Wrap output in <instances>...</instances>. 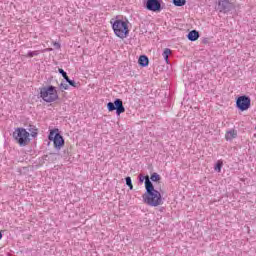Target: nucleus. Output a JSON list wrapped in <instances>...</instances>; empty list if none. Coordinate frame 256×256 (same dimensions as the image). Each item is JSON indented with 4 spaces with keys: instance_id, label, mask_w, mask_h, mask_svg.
Segmentation results:
<instances>
[{
    "instance_id": "4be33fe9",
    "label": "nucleus",
    "mask_w": 256,
    "mask_h": 256,
    "mask_svg": "<svg viewBox=\"0 0 256 256\" xmlns=\"http://www.w3.org/2000/svg\"><path fill=\"white\" fill-rule=\"evenodd\" d=\"M147 179H149V176H143V175L139 176L140 183H143V181H145V183H147Z\"/></svg>"
},
{
    "instance_id": "aec40b11",
    "label": "nucleus",
    "mask_w": 256,
    "mask_h": 256,
    "mask_svg": "<svg viewBox=\"0 0 256 256\" xmlns=\"http://www.w3.org/2000/svg\"><path fill=\"white\" fill-rule=\"evenodd\" d=\"M58 72L60 73V75H62V77L65 79V81H66V79L69 78V76H67V72H65V70L59 68Z\"/></svg>"
},
{
    "instance_id": "423d86ee",
    "label": "nucleus",
    "mask_w": 256,
    "mask_h": 256,
    "mask_svg": "<svg viewBox=\"0 0 256 256\" xmlns=\"http://www.w3.org/2000/svg\"><path fill=\"white\" fill-rule=\"evenodd\" d=\"M216 9L219 11V13L227 14L235 9V3H233L231 0H218Z\"/></svg>"
},
{
    "instance_id": "dca6fc26",
    "label": "nucleus",
    "mask_w": 256,
    "mask_h": 256,
    "mask_svg": "<svg viewBox=\"0 0 256 256\" xmlns=\"http://www.w3.org/2000/svg\"><path fill=\"white\" fill-rule=\"evenodd\" d=\"M187 3V0H173V4L176 7H183Z\"/></svg>"
},
{
    "instance_id": "412c9836",
    "label": "nucleus",
    "mask_w": 256,
    "mask_h": 256,
    "mask_svg": "<svg viewBox=\"0 0 256 256\" xmlns=\"http://www.w3.org/2000/svg\"><path fill=\"white\" fill-rule=\"evenodd\" d=\"M59 87L62 91H67L69 89V85L66 83H61Z\"/></svg>"
},
{
    "instance_id": "f03ea898",
    "label": "nucleus",
    "mask_w": 256,
    "mask_h": 256,
    "mask_svg": "<svg viewBox=\"0 0 256 256\" xmlns=\"http://www.w3.org/2000/svg\"><path fill=\"white\" fill-rule=\"evenodd\" d=\"M110 24L112 25V29L116 37H119L120 39H125L127 35H129V24L127 21L112 18L110 20Z\"/></svg>"
},
{
    "instance_id": "1a4fd4ad",
    "label": "nucleus",
    "mask_w": 256,
    "mask_h": 256,
    "mask_svg": "<svg viewBox=\"0 0 256 256\" xmlns=\"http://www.w3.org/2000/svg\"><path fill=\"white\" fill-rule=\"evenodd\" d=\"M146 9L148 11H161V0H147Z\"/></svg>"
},
{
    "instance_id": "9d476101",
    "label": "nucleus",
    "mask_w": 256,
    "mask_h": 256,
    "mask_svg": "<svg viewBox=\"0 0 256 256\" xmlns=\"http://www.w3.org/2000/svg\"><path fill=\"white\" fill-rule=\"evenodd\" d=\"M226 141H233V139H237V130L230 129L225 134Z\"/></svg>"
},
{
    "instance_id": "7ed1b4c3",
    "label": "nucleus",
    "mask_w": 256,
    "mask_h": 256,
    "mask_svg": "<svg viewBox=\"0 0 256 256\" xmlns=\"http://www.w3.org/2000/svg\"><path fill=\"white\" fill-rule=\"evenodd\" d=\"M40 97L45 103H55L59 99L57 88L55 86H45L40 89Z\"/></svg>"
},
{
    "instance_id": "b1692460",
    "label": "nucleus",
    "mask_w": 256,
    "mask_h": 256,
    "mask_svg": "<svg viewBox=\"0 0 256 256\" xmlns=\"http://www.w3.org/2000/svg\"><path fill=\"white\" fill-rule=\"evenodd\" d=\"M32 137H37V133L34 132V133L32 134Z\"/></svg>"
},
{
    "instance_id": "0eeeda50",
    "label": "nucleus",
    "mask_w": 256,
    "mask_h": 256,
    "mask_svg": "<svg viewBox=\"0 0 256 256\" xmlns=\"http://www.w3.org/2000/svg\"><path fill=\"white\" fill-rule=\"evenodd\" d=\"M108 111H116V115H121L125 113V106H123V100L117 98L114 102H109L107 104Z\"/></svg>"
},
{
    "instance_id": "9b49d317",
    "label": "nucleus",
    "mask_w": 256,
    "mask_h": 256,
    "mask_svg": "<svg viewBox=\"0 0 256 256\" xmlns=\"http://www.w3.org/2000/svg\"><path fill=\"white\" fill-rule=\"evenodd\" d=\"M46 51H53V49H44V50H35V51H28L27 57H37V55H41V53H45Z\"/></svg>"
},
{
    "instance_id": "6ab92c4d",
    "label": "nucleus",
    "mask_w": 256,
    "mask_h": 256,
    "mask_svg": "<svg viewBox=\"0 0 256 256\" xmlns=\"http://www.w3.org/2000/svg\"><path fill=\"white\" fill-rule=\"evenodd\" d=\"M151 181H161V176L157 173H153L150 177Z\"/></svg>"
},
{
    "instance_id": "4468645a",
    "label": "nucleus",
    "mask_w": 256,
    "mask_h": 256,
    "mask_svg": "<svg viewBox=\"0 0 256 256\" xmlns=\"http://www.w3.org/2000/svg\"><path fill=\"white\" fill-rule=\"evenodd\" d=\"M171 53V49L166 48L163 53H162V57L164 58L166 63H169V54Z\"/></svg>"
},
{
    "instance_id": "20e7f679",
    "label": "nucleus",
    "mask_w": 256,
    "mask_h": 256,
    "mask_svg": "<svg viewBox=\"0 0 256 256\" xmlns=\"http://www.w3.org/2000/svg\"><path fill=\"white\" fill-rule=\"evenodd\" d=\"M13 137L20 147H25L29 143V132L24 128H17L13 132Z\"/></svg>"
},
{
    "instance_id": "ddd939ff",
    "label": "nucleus",
    "mask_w": 256,
    "mask_h": 256,
    "mask_svg": "<svg viewBox=\"0 0 256 256\" xmlns=\"http://www.w3.org/2000/svg\"><path fill=\"white\" fill-rule=\"evenodd\" d=\"M189 41H197L199 39V32L197 30H192L188 33Z\"/></svg>"
},
{
    "instance_id": "f8f14e48",
    "label": "nucleus",
    "mask_w": 256,
    "mask_h": 256,
    "mask_svg": "<svg viewBox=\"0 0 256 256\" xmlns=\"http://www.w3.org/2000/svg\"><path fill=\"white\" fill-rule=\"evenodd\" d=\"M138 63L141 67H147L149 65V58L145 55L139 57Z\"/></svg>"
},
{
    "instance_id": "2eb2a0df",
    "label": "nucleus",
    "mask_w": 256,
    "mask_h": 256,
    "mask_svg": "<svg viewBox=\"0 0 256 256\" xmlns=\"http://www.w3.org/2000/svg\"><path fill=\"white\" fill-rule=\"evenodd\" d=\"M221 169H223V161L218 160L216 165L214 166V171L217 173H221Z\"/></svg>"
},
{
    "instance_id": "5701e85b",
    "label": "nucleus",
    "mask_w": 256,
    "mask_h": 256,
    "mask_svg": "<svg viewBox=\"0 0 256 256\" xmlns=\"http://www.w3.org/2000/svg\"><path fill=\"white\" fill-rule=\"evenodd\" d=\"M54 47H56V49H61V44L55 42V43H54Z\"/></svg>"
},
{
    "instance_id": "a211bd4d",
    "label": "nucleus",
    "mask_w": 256,
    "mask_h": 256,
    "mask_svg": "<svg viewBox=\"0 0 256 256\" xmlns=\"http://www.w3.org/2000/svg\"><path fill=\"white\" fill-rule=\"evenodd\" d=\"M126 185L129 187L130 191H133V182L129 176L126 177Z\"/></svg>"
},
{
    "instance_id": "39448f33",
    "label": "nucleus",
    "mask_w": 256,
    "mask_h": 256,
    "mask_svg": "<svg viewBox=\"0 0 256 256\" xmlns=\"http://www.w3.org/2000/svg\"><path fill=\"white\" fill-rule=\"evenodd\" d=\"M48 139L54 142L55 149L59 150L65 145V139L59 134V129L51 130Z\"/></svg>"
},
{
    "instance_id": "f3484780",
    "label": "nucleus",
    "mask_w": 256,
    "mask_h": 256,
    "mask_svg": "<svg viewBox=\"0 0 256 256\" xmlns=\"http://www.w3.org/2000/svg\"><path fill=\"white\" fill-rule=\"evenodd\" d=\"M66 83H68L69 85H71V87H79V83L75 82V80H71L69 78H66Z\"/></svg>"
},
{
    "instance_id": "393cba45",
    "label": "nucleus",
    "mask_w": 256,
    "mask_h": 256,
    "mask_svg": "<svg viewBox=\"0 0 256 256\" xmlns=\"http://www.w3.org/2000/svg\"><path fill=\"white\" fill-rule=\"evenodd\" d=\"M0 239H3V234H1V232H0Z\"/></svg>"
},
{
    "instance_id": "f257e3e1",
    "label": "nucleus",
    "mask_w": 256,
    "mask_h": 256,
    "mask_svg": "<svg viewBox=\"0 0 256 256\" xmlns=\"http://www.w3.org/2000/svg\"><path fill=\"white\" fill-rule=\"evenodd\" d=\"M144 202L150 207H159L163 205V198L161 197V192L155 190V186L149 178H146V192L143 195Z\"/></svg>"
},
{
    "instance_id": "6e6552de",
    "label": "nucleus",
    "mask_w": 256,
    "mask_h": 256,
    "mask_svg": "<svg viewBox=\"0 0 256 256\" xmlns=\"http://www.w3.org/2000/svg\"><path fill=\"white\" fill-rule=\"evenodd\" d=\"M236 107H238L240 111H247V109L251 107V98L247 96L238 97L236 100Z\"/></svg>"
}]
</instances>
